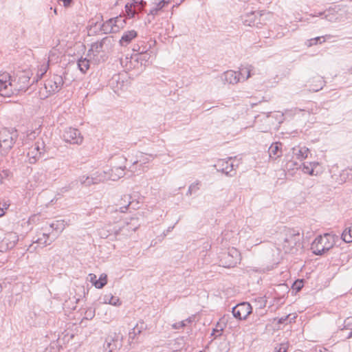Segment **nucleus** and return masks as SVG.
I'll return each instance as SVG.
<instances>
[{"mask_svg": "<svg viewBox=\"0 0 352 352\" xmlns=\"http://www.w3.org/2000/svg\"><path fill=\"white\" fill-rule=\"evenodd\" d=\"M140 223L138 218L131 217L129 221H126L122 226L116 225L114 226L112 230H107L109 234L104 233V231H101L100 234L102 238H107L111 235L118 240L126 239L132 235L138 228Z\"/></svg>", "mask_w": 352, "mask_h": 352, "instance_id": "nucleus-1", "label": "nucleus"}, {"mask_svg": "<svg viewBox=\"0 0 352 352\" xmlns=\"http://www.w3.org/2000/svg\"><path fill=\"white\" fill-rule=\"evenodd\" d=\"M282 244L283 250L286 254H294L302 245L303 236L295 229H287L284 234Z\"/></svg>", "mask_w": 352, "mask_h": 352, "instance_id": "nucleus-2", "label": "nucleus"}, {"mask_svg": "<svg viewBox=\"0 0 352 352\" xmlns=\"http://www.w3.org/2000/svg\"><path fill=\"white\" fill-rule=\"evenodd\" d=\"M335 245L334 237L330 234L318 236L311 243V250L315 255L321 256Z\"/></svg>", "mask_w": 352, "mask_h": 352, "instance_id": "nucleus-3", "label": "nucleus"}, {"mask_svg": "<svg viewBox=\"0 0 352 352\" xmlns=\"http://www.w3.org/2000/svg\"><path fill=\"white\" fill-rule=\"evenodd\" d=\"M126 161L124 155L114 157L112 167L107 171L109 180L117 181L125 175Z\"/></svg>", "mask_w": 352, "mask_h": 352, "instance_id": "nucleus-4", "label": "nucleus"}, {"mask_svg": "<svg viewBox=\"0 0 352 352\" xmlns=\"http://www.w3.org/2000/svg\"><path fill=\"white\" fill-rule=\"evenodd\" d=\"M18 138L15 130L3 129L0 131V153L5 155L13 147Z\"/></svg>", "mask_w": 352, "mask_h": 352, "instance_id": "nucleus-5", "label": "nucleus"}, {"mask_svg": "<svg viewBox=\"0 0 352 352\" xmlns=\"http://www.w3.org/2000/svg\"><path fill=\"white\" fill-rule=\"evenodd\" d=\"M156 157V155L148 154L143 152L138 151L135 154V160L133 161L129 170L133 173L140 171L145 172L147 168L146 164L150 163Z\"/></svg>", "mask_w": 352, "mask_h": 352, "instance_id": "nucleus-6", "label": "nucleus"}, {"mask_svg": "<svg viewBox=\"0 0 352 352\" xmlns=\"http://www.w3.org/2000/svg\"><path fill=\"white\" fill-rule=\"evenodd\" d=\"M220 263L224 267H234L241 261V253L234 248H229L219 256Z\"/></svg>", "mask_w": 352, "mask_h": 352, "instance_id": "nucleus-7", "label": "nucleus"}, {"mask_svg": "<svg viewBox=\"0 0 352 352\" xmlns=\"http://www.w3.org/2000/svg\"><path fill=\"white\" fill-rule=\"evenodd\" d=\"M14 80L8 72L0 74V96L11 97L14 94Z\"/></svg>", "mask_w": 352, "mask_h": 352, "instance_id": "nucleus-8", "label": "nucleus"}, {"mask_svg": "<svg viewBox=\"0 0 352 352\" xmlns=\"http://www.w3.org/2000/svg\"><path fill=\"white\" fill-rule=\"evenodd\" d=\"M236 161V157H228V159H219L217 160L214 165L217 171L221 172L226 175L232 177L236 175V168L238 164L234 162Z\"/></svg>", "mask_w": 352, "mask_h": 352, "instance_id": "nucleus-9", "label": "nucleus"}, {"mask_svg": "<svg viewBox=\"0 0 352 352\" xmlns=\"http://www.w3.org/2000/svg\"><path fill=\"white\" fill-rule=\"evenodd\" d=\"M36 239L34 241V243H37L41 248H44L51 245L57 239V234L51 232L50 228L44 226L36 232Z\"/></svg>", "mask_w": 352, "mask_h": 352, "instance_id": "nucleus-10", "label": "nucleus"}, {"mask_svg": "<svg viewBox=\"0 0 352 352\" xmlns=\"http://www.w3.org/2000/svg\"><path fill=\"white\" fill-rule=\"evenodd\" d=\"M126 24V19L120 15L118 16L110 19L104 22L102 25V30L105 33H116L120 29L123 28Z\"/></svg>", "mask_w": 352, "mask_h": 352, "instance_id": "nucleus-11", "label": "nucleus"}, {"mask_svg": "<svg viewBox=\"0 0 352 352\" xmlns=\"http://www.w3.org/2000/svg\"><path fill=\"white\" fill-rule=\"evenodd\" d=\"M123 336L120 333L113 332L107 336L104 343V352H113L122 346Z\"/></svg>", "mask_w": 352, "mask_h": 352, "instance_id": "nucleus-12", "label": "nucleus"}, {"mask_svg": "<svg viewBox=\"0 0 352 352\" xmlns=\"http://www.w3.org/2000/svg\"><path fill=\"white\" fill-rule=\"evenodd\" d=\"M112 41L111 36H106L102 40L92 43L91 48L88 51L89 54L91 53L94 56H98L100 53L109 51L111 47Z\"/></svg>", "mask_w": 352, "mask_h": 352, "instance_id": "nucleus-13", "label": "nucleus"}, {"mask_svg": "<svg viewBox=\"0 0 352 352\" xmlns=\"http://www.w3.org/2000/svg\"><path fill=\"white\" fill-rule=\"evenodd\" d=\"M63 140L71 144L80 145L83 142L84 138L78 129L68 127L63 131Z\"/></svg>", "mask_w": 352, "mask_h": 352, "instance_id": "nucleus-14", "label": "nucleus"}, {"mask_svg": "<svg viewBox=\"0 0 352 352\" xmlns=\"http://www.w3.org/2000/svg\"><path fill=\"white\" fill-rule=\"evenodd\" d=\"M263 11H251L243 14L241 18L243 25L250 27H258L262 24Z\"/></svg>", "mask_w": 352, "mask_h": 352, "instance_id": "nucleus-15", "label": "nucleus"}, {"mask_svg": "<svg viewBox=\"0 0 352 352\" xmlns=\"http://www.w3.org/2000/svg\"><path fill=\"white\" fill-rule=\"evenodd\" d=\"M252 306L249 302H241L232 308V313L239 320H245L252 313Z\"/></svg>", "mask_w": 352, "mask_h": 352, "instance_id": "nucleus-16", "label": "nucleus"}, {"mask_svg": "<svg viewBox=\"0 0 352 352\" xmlns=\"http://www.w3.org/2000/svg\"><path fill=\"white\" fill-rule=\"evenodd\" d=\"M64 84L63 78L60 75H54L45 82V88L50 94H54L61 89Z\"/></svg>", "mask_w": 352, "mask_h": 352, "instance_id": "nucleus-17", "label": "nucleus"}, {"mask_svg": "<svg viewBox=\"0 0 352 352\" xmlns=\"http://www.w3.org/2000/svg\"><path fill=\"white\" fill-rule=\"evenodd\" d=\"M168 4L166 0H151V8L147 14L148 22L151 23V20Z\"/></svg>", "mask_w": 352, "mask_h": 352, "instance_id": "nucleus-18", "label": "nucleus"}, {"mask_svg": "<svg viewBox=\"0 0 352 352\" xmlns=\"http://www.w3.org/2000/svg\"><path fill=\"white\" fill-rule=\"evenodd\" d=\"M18 241L19 236L16 232H10L6 233L0 244V248L2 249L1 251L12 249Z\"/></svg>", "mask_w": 352, "mask_h": 352, "instance_id": "nucleus-19", "label": "nucleus"}, {"mask_svg": "<svg viewBox=\"0 0 352 352\" xmlns=\"http://www.w3.org/2000/svg\"><path fill=\"white\" fill-rule=\"evenodd\" d=\"M136 54L131 55L130 57L126 56L124 58H120V63L122 67L126 69H136L138 70H142L145 67L144 64H140L139 60L135 58Z\"/></svg>", "mask_w": 352, "mask_h": 352, "instance_id": "nucleus-20", "label": "nucleus"}, {"mask_svg": "<svg viewBox=\"0 0 352 352\" xmlns=\"http://www.w3.org/2000/svg\"><path fill=\"white\" fill-rule=\"evenodd\" d=\"M14 80V94L20 91H25L30 85V78L28 74H23L19 77L18 81Z\"/></svg>", "mask_w": 352, "mask_h": 352, "instance_id": "nucleus-21", "label": "nucleus"}, {"mask_svg": "<svg viewBox=\"0 0 352 352\" xmlns=\"http://www.w3.org/2000/svg\"><path fill=\"white\" fill-rule=\"evenodd\" d=\"M221 80L224 83L229 84H236L240 80V77H239L238 73L232 70H228L225 72L221 75Z\"/></svg>", "mask_w": 352, "mask_h": 352, "instance_id": "nucleus-22", "label": "nucleus"}, {"mask_svg": "<svg viewBox=\"0 0 352 352\" xmlns=\"http://www.w3.org/2000/svg\"><path fill=\"white\" fill-rule=\"evenodd\" d=\"M66 226L67 223L63 219L56 220L49 225H45L47 228H50L51 232L57 234V237L64 230Z\"/></svg>", "mask_w": 352, "mask_h": 352, "instance_id": "nucleus-23", "label": "nucleus"}, {"mask_svg": "<svg viewBox=\"0 0 352 352\" xmlns=\"http://www.w3.org/2000/svg\"><path fill=\"white\" fill-rule=\"evenodd\" d=\"M131 197L129 195H124V196H122L120 200L119 201V203L116 205L115 208V211L126 212L129 207L131 204Z\"/></svg>", "mask_w": 352, "mask_h": 352, "instance_id": "nucleus-24", "label": "nucleus"}, {"mask_svg": "<svg viewBox=\"0 0 352 352\" xmlns=\"http://www.w3.org/2000/svg\"><path fill=\"white\" fill-rule=\"evenodd\" d=\"M309 150L306 146H296L292 148V155L300 161L307 157Z\"/></svg>", "mask_w": 352, "mask_h": 352, "instance_id": "nucleus-25", "label": "nucleus"}, {"mask_svg": "<svg viewBox=\"0 0 352 352\" xmlns=\"http://www.w3.org/2000/svg\"><path fill=\"white\" fill-rule=\"evenodd\" d=\"M150 47L144 46L142 48V50L140 53L135 54H136V60H139L140 64H144L146 67L149 62V60L151 57V52L149 51Z\"/></svg>", "mask_w": 352, "mask_h": 352, "instance_id": "nucleus-26", "label": "nucleus"}, {"mask_svg": "<svg viewBox=\"0 0 352 352\" xmlns=\"http://www.w3.org/2000/svg\"><path fill=\"white\" fill-rule=\"evenodd\" d=\"M137 36H138V33L134 30L125 31L122 34V35L119 41V43L121 46L125 47V46L128 45L132 41V40H133L135 38H136Z\"/></svg>", "mask_w": 352, "mask_h": 352, "instance_id": "nucleus-27", "label": "nucleus"}, {"mask_svg": "<svg viewBox=\"0 0 352 352\" xmlns=\"http://www.w3.org/2000/svg\"><path fill=\"white\" fill-rule=\"evenodd\" d=\"M269 157L272 160H276L283 155L282 144L275 142L272 144L268 149Z\"/></svg>", "mask_w": 352, "mask_h": 352, "instance_id": "nucleus-28", "label": "nucleus"}, {"mask_svg": "<svg viewBox=\"0 0 352 352\" xmlns=\"http://www.w3.org/2000/svg\"><path fill=\"white\" fill-rule=\"evenodd\" d=\"M56 58H58V56H56V52L55 51H50V54H49L47 63V64H43L41 66V67L38 69V73L36 74V76H37L36 80H38V79L42 78V77L47 72V69L49 68V63H50L51 61L55 60Z\"/></svg>", "mask_w": 352, "mask_h": 352, "instance_id": "nucleus-29", "label": "nucleus"}, {"mask_svg": "<svg viewBox=\"0 0 352 352\" xmlns=\"http://www.w3.org/2000/svg\"><path fill=\"white\" fill-rule=\"evenodd\" d=\"M254 70V67L251 65H242L239 68V77L241 76V78H243L244 80H248L250 77H251L252 75L254 74L252 72Z\"/></svg>", "mask_w": 352, "mask_h": 352, "instance_id": "nucleus-30", "label": "nucleus"}, {"mask_svg": "<svg viewBox=\"0 0 352 352\" xmlns=\"http://www.w3.org/2000/svg\"><path fill=\"white\" fill-rule=\"evenodd\" d=\"M50 173L48 172V170L42 168L40 171L37 172L36 174L34 175V177L37 182L44 183L47 181V179L50 178Z\"/></svg>", "mask_w": 352, "mask_h": 352, "instance_id": "nucleus-31", "label": "nucleus"}, {"mask_svg": "<svg viewBox=\"0 0 352 352\" xmlns=\"http://www.w3.org/2000/svg\"><path fill=\"white\" fill-rule=\"evenodd\" d=\"M137 3H138V1L133 0L131 3H127L125 5L124 8H125L126 14L129 19H132V18L135 17V16L136 14V11L135 9H133V8L136 7Z\"/></svg>", "mask_w": 352, "mask_h": 352, "instance_id": "nucleus-32", "label": "nucleus"}, {"mask_svg": "<svg viewBox=\"0 0 352 352\" xmlns=\"http://www.w3.org/2000/svg\"><path fill=\"white\" fill-rule=\"evenodd\" d=\"M318 166V162H310L309 164H302V170L304 173L309 174L310 175H315L314 168Z\"/></svg>", "mask_w": 352, "mask_h": 352, "instance_id": "nucleus-33", "label": "nucleus"}, {"mask_svg": "<svg viewBox=\"0 0 352 352\" xmlns=\"http://www.w3.org/2000/svg\"><path fill=\"white\" fill-rule=\"evenodd\" d=\"M78 181L80 184L85 186H90L91 185L97 184V180L94 181L92 176L82 175L78 177Z\"/></svg>", "mask_w": 352, "mask_h": 352, "instance_id": "nucleus-34", "label": "nucleus"}, {"mask_svg": "<svg viewBox=\"0 0 352 352\" xmlns=\"http://www.w3.org/2000/svg\"><path fill=\"white\" fill-rule=\"evenodd\" d=\"M32 148L36 151V153H39V155L42 157L45 153V145L42 140H38Z\"/></svg>", "mask_w": 352, "mask_h": 352, "instance_id": "nucleus-35", "label": "nucleus"}, {"mask_svg": "<svg viewBox=\"0 0 352 352\" xmlns=\"http://www.w3.org/2000/svg\"><path fill=\"white\" fill-rule=\"evenodd\" d=\"M91 176L94 177V180L97 179V184L109 179L108 173L105 170L97 171L91 175Z\"/></svg>", "mask_w": 352, "mask_h": 352, "instance_id": "nucleus-36", "label": "nucleus"}, {"mask_svg": "<svg viewBox=\"0 0 352 352\" xmlns=\"http://www.w3.org/2000/svg\"><path fill=\"white\" fill-rule=\"evenodd\" d=\"M78 67L82 73H86L89 68V60L86 58L81 57L78 60Z\"/></svg>", "mask_w": 352, "mask_h": 352, "instance_id": "nucleus-37", "label": "nucleus"}, {"mask_svg": "<svg viewBox=\"0 0 352 352\" xmlns=\"http://www.w3.org/2000/svg\"><path fill=\"white\" fill-rule=\"evenodd\" d=\"M41 157L39 153H36L32 147L28 153V162L31 164H35Z\"/></svg>", "mask_w": 352, "mask_h": 352, "instance_id": "nucleus-38", "label": "nucleus"}, {"mask_svg": "<svg viewBox=\"0 0 352 352\" xmlns=\"http://www.w3.org/2000/svg\"><path fill=\"white\" fill-rule=\"evenodd\" d=\"M104 302L114 306H120L121 301L117 297L113 296L111 294H107L104 297Z\"/></svg>", "mask_w": 352, "mask_h": 352, "instance_id": "nucleus-39", "label": "nucleus"}, {"mask_svg": "<svg viewBox=\"0 0 352 352\" xmlns=\"http://www.w3.org/2000/svg\"><path fill=\"white\" fill-rule=\"evenodd\" d=\"M313 82H315L316 84L314 85H311V89L313 91H318L322 89L324 85V80L322 77H316L314 78Z\"/></svg>", "mask_w": 352, "mask_h": 352, "instance_id": "nucleus-40", "label": "nucleus"}, {"mask_svg": "<svg viewBox=\"0 0 352 352\" xmlns=\"http://www.w3.org/2000/svg\"><path fill=\"white\" fill-rule=\"evenodd\" d=\"M342 239L346 243L352 242V225L345 228L342 234Z\"/></svg>", "mask_w": 352, "mask_h": 352, "instance_id": "nucleus-41", "label": "nucleus"}, {"mask_svg": "<svg viewBox=\"0 0 352 352\" xmlns=\"http://www.w3.org/2000/svg\"><path fill=\"white\" fill-rule=\"evenodd\" d=\"M333 36L330 34H327L325 36H317L316 38H311L309 41V46H311V45H316L318 43H322L324 42H325L326 39L327 38H332Z\"/></svg>", "mask_w": 352, "mask_h": 352, "instance_id": "nucleus-42", "label": "nucleus"}, {"mask_svg": "<svg viewBox=\"0 0 352 352\" xmlns=\"http://www.w3.org/2000/svg\"><path fill=\"white\" fill-rule=\"evenodd\" d=\"M107 275L102 274L100 275L98 280H96L94 282V285L98 289H101L107 284Z\"/></svg>", "mask_w": 352, "mask_h": 352, "instance_id": "nucleus-43", "label": "nucleus"}, {"mask_svg": "<svg viewBox=\"0 0 352 352\" xmlns=\"http://www.w3.org/2000/svg\"><path fill=\"white\" fill-rule=\"evenodd\" d=\"M340 178L344 182L347 180H352V167L343 170L340 173Z\"/></svg>", "mask_w": 352, "mask_h": 352, "instance_id": "nucleus-44", "label": "nucleus"}, {"mask_svg": "<svg viewBox=\"0 0 352 352\" xmlns=\"http://www.w3.org/2000/svg\"><path fill=\"white\" fill-rule=\"evenodd\" d=\"M10 205V204L8 201H0V217H2L5 215L6 211L8 209Z\"/></svg>", "mask_w": 352, "mask_h": 352, "instance_id": "nucleus-45", "label": "nucleus"}, {"mask_svg": "<svg viewBox=\"0 0 352 352\" xmlns=\"http://www.w3.org/2000/svg\"><path fill=\"white\" fill-rule=\"evenodd\" d=\"M146 326L143 322H140L137 323V324L132 329V333L135 334H140L144 329H145Z\"/></svg>", "mask_w": 352, "mask_h": 352, "instance_id": "nucleus-46", "label": "nucleus"}, {"mask_svg": "<svg viewBox=\"0 0 352 352\" xmlns=\"http://www.w3.org/2000/svg\"><path fill=\"white\" fill-rule=\"evenodd\" d=\"M199 182H194L192 184H190V186L188 187V190L186 192V195H188V196L191 195L192 193H195V192H197L199 188Z\"/></svg>", "mask_w": 352, "mask_h": 352, "instance_id": "nucleus-47", "label": "nucleus"}, {"mask_svg": "<svg viewBox=\"0 0 352 352\" xmlns=\"http://www.w3.org/2000/svg\"><path fill=\"white\" fill-rule=\"evenodd\" d=\"M288 349V345L287 343H282L278 346L275 347L274 352H287Z\"/></svg>", "mask_w": 352, "mask_h": 352, "instance_id": "nucleus-48", "label": "nucleus"}, {"mask_svg": "<svg viewBox=\"0 0 352 352\" xmlns=\"http://www.w3.org/2000/svg\"><path fill=\"white\" fill-rule=\"evenodd\" d=\"M95 316V310L92 308H89L85 311V318L92 319Z\"/></svg>", "mask_w": 352, "mask_h": 352, "instance_id": "nucleus-49", "label": "nucleus"}, {"mask_svg": "<svg viewBox=\"0 0 352 352\" xmlns=\"http://www.w3.org/2000/svg\"><path fill=\"white\" fill-rule=\"evenodd\" d=\"M144 46H145L144 42L141 41L139 43H138L133 46V50L134 52H137L138 53H140L141 51L142 50L143 47H144Z\"/></svg>", "mask_w": 352, "mask_h": 352, "instance_id": "nucleus-50", "label": "nucleus"}, {"mask_svg": "<svg viewBox=\"0 0 352 352\" xmlns=\"http://www.w3.org/2000/svg\"><path fill=\"white\" fill-rule=\"evenodd\" d=\"M186 326V324L185 323V321H181L179 322H175L172 324V328L173 329H179L181 328H183Z\"/></svg>", "mask_w": 352, "mask_h": 352, "instance_id": "nucleus-51", "label": "nucleus"}, {"mask_svg": "<svg viewBox=\"0 0 352 352\" xmlns=\"http://www.w3.org/2000/svg\"><path fill=\"white\" fill-rule=\"evenodd\" d=\"M351 324H352V318H347L344 320V327L345 329H349L350 327Z\"/></svg>", "mask_w": 352, "mask_h": 352, "instance_id": "nucleus-52", "label": "nucleus"}, {"mask_svg": "<svg viewBox=\"0 0 352 352\" xmlns=\"http://www.w3.org/2000/svg\"><path fill=\"white\" fill-rule=\"evenodd\" d=\"M175 228V225L173 226H169L165 231L163 232L164 236H166L167 234L170 232H171Z\"/></svg>", "mask_w": 352, "mask_h": 352, "instance_id": "nucleus-53", "label": "nucleus"}, {"mask_svg": "<svg viewBox=\"0 0 352 352\" xmlns=\"http://www.w3.org/2000/svg\"><path fill=\"white\" fill-rule=\"evenodd\" d=\"M324 18L328 20L329 21H335V17L333 15H329V14H324Z\"/></svg>", "mask_w": 352, "mask_h": 352, "instance_id": "nucleus-54", "label": "nucleus"}, {"mask_svg": "<svg viewBox=\"0 0 352 352\" xmlns=\"http://www.w3.org/2000/svg\"><path fill=\"white\" fill-rule=\"evenodd\" d=\"M140 6L141 8H143L146 6V2L144 0H141L140 1H138V3H136V6Z\"/></svg>", "mask_w": 352, "mask_h": 352, "instance_id": "nucleus-55", "label": "nucleus"}, {"mask_svg": "<svg viewBox=\"0 0 352 352\" xmlns=\"http://www.w3.org/2000/svg\"><path fill=\"white\" fill-rule=\"evenodd\" d=\"M289 316H284V317H281L278 319V322L279 324H283L284 323L288 318Z\"/></svg>", "mask_w": 352, "mask_h": 352, "instance_id": "nucleus-56", "label": "nucleus"}, {"mask_svg": "<svg viewBox=\"0 0 352 352\" xmlns=\"http://www.w3.org/2000/svg\"><path fill=\"white\" fill-rule=\"evenodd\" d=\"M287 165V166L294 168L293 166H297L298 164L296 162L292 161L288 162Z\"/></svg>", "mask_w": 352, "mask_h": 352, "instance_id": "nucleus-57", "label": "nucleus"}, {"mask_svg": "<svg viewBox=\"0 0 352 352\" xmlns=\"http://www.w3.org/2000/svg\"><path fill=\"white\" fill-rule=\"evenodd\" d=\"M323 14H324V12H318V13H315L314 14H311V16H312L313 17H315V16H322Z\"/></svg>", "mask_w": 352, "mask_h": 352, "instance_id": "nucleus-58", "label": "nucleus"}, {"mask_svg": "<svg viewBox=\"0 0 352 352\" xmlns=\"http://www.w3.org/2000/svg\"><path fill=\"white\" fill-rule=\"evenodd\" d=\"M131 333H132V330L129 332V339L133 340L137 334Z\"/></svg>", "mask_w": 352, "mask_h": 352, "instance_id": "nucleus-59", "label": "nucleus"}, {"mask_svg": "<svg viewBox=\"0 0 352 352\" xmlns=\"http://www.w3.org/2000/svg\"><path fill=\"white\" fill-rule=\"evenodd\" d=\"M90 276H91V281L94 283V280L96 278V276L93 274H90Z\"/></svg>", "mask_w": 352, "mask_h": 352, "instance_id": "nucleus-60", "label": "nucleus"}, {"mask_svg": "<svg viewBox=\"0 0 352 352\" xmlns=\"http://www.w3.org/2000/svg\"><path fill=\"white\" fill-rule=\"evenodd\" d=\"M184 321H185V322H188V323H190V322H192V319H191V318H187V319H186V320H184Z\"/></svg>", "mask_w": 352, "mask_h": 352, "instance_id": "nucleus-61", "label": "nucleus"}, {"mask_svg": "<svg viewBox=\"0 0 352 352\" xmlns=\"http://www.w3.org/2000/svg\"><path fill=\"white\" fill-rule=\"evenodd\" d=\"M352 338V330L351 331V332L349 333L348 336H347V338Z\"/></svg>", "mask_w": 352, "mask_h": 352, "instance_id": "nucleus-62", "label": "nucleus"}, {"mask_svg": "<svg viewBox=\"0 0 352 352\" xmlns=\"http://www.w3.org/2000/svg\"><path fill=\"white\" fill-rule=\"evenodd\" d=\"M222 330H220V331H221ZM219 332V330H216V329H213V333H212V335H214V332Z\"/></svg>", "mask_w": 352, "mask_h": 352, "instance_id": "nucleus-63", "label": "nucleus"}, {"mask_svg": "<svg viewBox=\"0 0 352 352\" xmlns=\"http://www.w3.org/2000/svg\"><path fill=\"white\" fill-rule=\"evenodd\" d=\"M63 190H64V192H66V191H67V190H68V189H67V188H63L62 189V191H63Z\"/></svg>", "mask_w": 352, "mask_h": 352, "instance_id": "nucleus-64", "label": "nucleus"}]
</instances>
